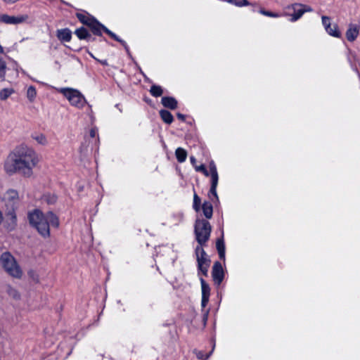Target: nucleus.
Segmentation results:
<instances>
[{
    "instance_id": "obj_1",
    "label": "nucleus",
    "mask_w": 360,
    "mask_h": 360,
    "mask_svg": "<svg viewBox=\"0 0 360 360\" xmlns=\"http://www.w3.org/2000/svg\"><path fill=\"white\" fill-rule=\"evenodd\" d=\"M38 161L37 155L32 149L21 145L8 155L4 167L8 174L19 173L25 177H30Z\"/></svg>"
},
{
    "instance_id": "obj_2",
    "label": "nucleus",
    "mask_w": 360,
    "mask_h": 360,
    "mask_svg": "<svg viewBox=\"0 0 360 360\" xmlns=\"http://www.w3.org/2000/svg\"><path fill=\"white\" fill-rule=\"evenodd\" d=\"M28 219L31 226L44 238L50 236V226L58 228L60 224L58 217L51 211L44 214L36 209L28 214Z\"/></svg>"
},
{
    "instance_id": "obj_3",
    "label": "nucleus",
    "mask_w": 360,
    "mask_h": 360,
    "mask_svg": "<svg viewBox=\"0 0 360 360\" xmlns=\"http://www.w3.org/2000/svg\"><path fill=\"white\" fill-rule=\"evenodd\" d=\"M212 226L210 222L204 219H197L195 222L194 232L195 239L199 245H205L209 240Z\"/></svg>"
},
{
    "instance_id": "obj_4",
    "label": "nucleus",
    "mask_w": 360,
    "mask_h": 360,
    "mask_svg": "<svg viewBox=\"0 0 360 360\" xmlns=\"http://www.w3.org/2000/svg\"><path fill=\"white\" fill-rule=\"evenodd\" d=\"M0 263L4 270L11 276L20 278L22 272L14 257L9 252H5L0 257Z\"/></svg>"
},
{
    "instance_id": "obj_5",
    "label": "nucleus",
    "mask_w": 360,
    "mask_h": 360,
    "mask_svg": "<svg viewBox=\"0 0 360 360\" xmlns=\"http://www.w3.org/2000/svg\"><path fill=\"white\" fill-rule=\"evenodd\" d=\"M60 92L67 98L73 106L78 108H82L86 103V101L84 96L77 89L64 88L60 89Z\"/></svg>"
},
{
    "instance_id": "obj_6",
    "label": "nucleus",
    "mask_w": 360,
    "mask_h": 360,
    "mask_svg": "<svg viewBox=\"0 0 360 360\" xmlns=\"http://www.w3.org/2000/svg\"><path fill=\"white\" fill-rule=\"evenodd\" d=\"M286 9L293 11V13L288 14L291 16L290 20L292 22H295L299 20L304 13L311 12L313 11V9L309 6L298 3L288 6Z\"/></svg>"
},
{
    "instance_id": "obj_7",
    "label": "nucleus",
    "mask_w": 360,
    "mask_h": 360,
    "mask_svg": "<svg viewBox=\"0 0 360 360\" xmlns=\"http://www.w3.org/2000/svg\"><path fill=\"white\" fill-rule=\"evenodd\" d=\"M212 276L215 285H219L224 278V272L221 264L217 261L214 263L212 271Z\"/></svg>"
},
{
    "instance_id": "obj_8",
    "label": "nucleus",
    "mask_w": 360,
    "mask_h": 360,
    "mask_svg": "<svg viewBox=\"0 0 360 360\" xmlns=\"http://www.w3.org/2000/svg\"><path fill=\"white\" fill-rule=\"evenodd\" d=\"M203 245H200L198 244V245L195 248V255H196V259L198 262V267L201 268L202 264L205 265H210V259L207 258V255L204 250Z\"/></svg>"
},
{
    "instance_id": "obj_9",
    "label": "nucleus",
    "mask_w": 360,
    "mask_h": 360,
    "mask_svg": "<svg viewBox=\"0 0 360 360\" xmlns=\"http://www.w3.org/2000/svg\"><path fill=\"white\" fill-rule=\"evenodd\" d=\"M87 27L89 28L93 34L99 37L102 36V32H104L105 28L106 27L96 18H94V20L90 23H89Z\"/></svg>"
},
{
    "instance_id": "obj_10",
    "label": "nucleus",
    "mask_w": 360,
    "mask_h": 360,
    "mask_svg": "<svg viewBox=\"0 0 360 360\" xmlns=\"http://www.w3.org/2000/svg\"><path fill=\"white\" fill-rule=\"evenodd\" d=\"M200 283L202 288L201 305L202 308H205L209 302V298L210 295V288L202 278H200Z\"/></svg>"
},
{
    "instance_id": "obj_11",
    "label": "nucleus",
    "mask_w": 360,
    "mask_h": 360,
    "mask_svg": "<svg viewBox=\"0 0 360 360\" xmlns=\"http://www.w3.org/2000/svg\"><path fill=\"white\" fill-rule=\"evenodd\" d=\"M25 20V18L22 16L15 17L11 16L7 14L0 15V22H4L5 24H19Z\"/></svg>"
},
{
    "instance_id": "obj_12",
    "label": "nucleus",
    "mask_w": 360,
    "mask_h": 360,
    "mask_svg": "<svg viewBox=\"0 0 360 360\" xmlns=\"http://www.w3.org/2000/svg\"><path fill=\"white\" fill-rule=\"evenodd\" d=\"M56 37L61 42H68L72 39V32L69 28L57 30Z\"/></svg>"
},
{
    "instance_id": "obj_13",
    "label": "nucleus",
    "mask_w": 360,
    "mask_h": 360,
    "mask_svg": "<svg viewBox=\"0 0 360 360\" xmlns=\"http://www.w3.org/2000/svg\"><path fill=\"white\" fill-rule=\"evenodd\" d=\"M75 16L81 23H82L84 25H86V27L89 25V23H90L95 18L86 11H82V12L76 13Z\"/></svg>"
},
{
    "instance_id": "obj_14",
    "label": "nucleus",
    "mask_w": 360,
    "mask_h": 360,
    "mask_svg": "<svg viewBox=\"0 0 360 360\" xmlns=\"http://www.w3.org/2000/svg\"><path fill=\"white\" fill-rule=\"evenodd\" d=\"M162 105L170 110H175L178 108V102L176 99L172 96H163L161 99Z\"/></svg>"
},
{
    "instance_id": "obj_15",
    "label": "nucleus",
    "mask_w": 360,
    "mask_h": 360,
    "mask_svg": "<svg viewBox=\"0 0 360 360\" xmlns=\"http://www.w3.org/2000/svg\"><path fill=\"white\" fill-rule=\"evenodd\" d=\"M75 34L80 40L94 41L95 39V38H92L91 34L84 27L77 29L75 31Z\"/></svg>"
},
{
    "instance_id": "obj_16",
    "label": "nucleus",
    "mask_w": 360,
    "mask_h": 360,
    "mask_svg": "<svg viewBox=\"0 0 360 360\" xmlns=\"http://www.w3.org/2000/svg\"><path fill=\"white\" fill-rule=\"evenodd\" d=\"M211 176V187L209 192V196L211 198V195L213 196L214 198L216 199L217 201L219 200V198L217 193V186L218 184V174H212Z\"/></svg>"
},
{
    "instance_id": "obj_17",
    "label": "nucleus",
    "mask_w": 360,
    "mask_h": 360,
    "mask_svg": "<svg viewBox=\"0 0 360 360\" xmlns=\"http://www.w3.org/2000/svg\"><path fill=\"white\" fill-rule=\"evenodd\" d=\"M16 221H17L16 214H15L14 210L13 209L12 210L9 211L6 214L7 228L9 230L14 229L16 226Z\"/></svg>"
},
{
    "instance_id": "obj_18",
    "label": "nucleus",
    "mask_w": 360,
    "mask_h": 360,
    "mask_svg": "<svg viewBox=\"0 0 360 360\" xmlns=\"http://www.w3.org/2000/svg\"><path fill=\"white\" fill-rule=\"evenodd\" d=\"M359 35V28L354 25H349L346 32V38L349 41H354Z\"/></svg>"
},
{
    "instance_id": "obj_19",
    "label": "nucleus",
    "mask_w": 360,
    "mask_h": 360,
    "mask_svg": "<svg viewBox=\"0 0 360 360\" xmlns=\"http://www.w3.org/2000/svg\"><path fill=\"white\" fill-rule=\"evenodd\" d=\"M202 210L207 219H211L213 215V207L210 202L205 201L202 205Z\"/></svg>"
},
{
    "instance_id": "obj_20",
    "label": "nucleus",
    "mask_w": 360,
    "mask_h": 360,
    "mask_svg": "<svg viewBox=\"0 0 360 360\" xmlns=\"http://www.w3.org/2000/svg\"><path fill=\"white\" fill-rule=\"evenodd\" d=\"M159 114H160V116L162 120L165 123H166L167 124H170L173 122L174 117L169 111H168L167 110H160L159 111Z\"/></svg>"
},
{
    "instance_id": "obj_21",
    "label": "nucleus",
    "mask_w": 360,
    "mask_h": 360,
    "mask_svg": "<svg viewBox=\"0 0 360 360\" xmlns=\"http://www.w3.org/2000/svg\"><path fill=\"white\" fill-rule=\"evenodd\" d=\"M175 155L179 162H184L187 157V152L182 148H176Z\"/></svg>"
},
{
    "instance_id": "obj_22",
    "label": "nucleus",
    "mask_w": 360,
    "mask_h": 360,
    "mask_svg": "<svg viewBox=\"0 0 360 360\" xmlns=\"http://www.w3.org/2000/svg\"><path fill=\"white\" fill-rule=\"evenodd\" d=\"M150 93L154 97H159L162 95L163 89L160 86L153 84L150 86Z\"/></svg>"
},
{
    "instance_id": "obj_23",
    "label": "nucleus",
    "mask_w": 360,
    "mask_h": 360,
    "mask_svg": "<svg viewBox=\"0 0 360 360\" xmlns=\"http://www.w3.org/2000/svg\"><path fill=\"white\" fill-rule=\"evenodd\" d=\"M5 198L11 202L17 200L18 199V193L15 190L10 189L6 193Z\"/></svg>"
},
{
    "instance_id": "obj_24",
    "label": "nucleus",
    "mask_w": 360,
    "mask_h": 360,
    "mask_svg": "<svg viewBox=\"0 0 360 360\" xmlns=\"http://www.w3.org/2000/svg\"><path fill=\"white\" fill-rule=\"evenodd\" d=\"M13 93L14 89L12 88L3 89L0 91V99L2 101H5Z\"/></svg>"
},
{
    "instance_id": "obj_25",
    "label": "nucleus",
    "mask_w": 360,
    "mask_h": 360,
    "mask_svg": "<svg viewBox=\"0 0 360 360\" xmlns=\"http://www.w3.org/2000/svg\"><path fill=\"white\" fill-rule=\"evenodd\" d=\"M229 3L234 4L237 6H256V3H250L248 0H228Z\"/></svg>"
},
{
    "instance_id": "obj_26",
    "label": "nucleus",
    "mask_w": 360,
    "mask_h": 360,
    "mask_svg": "<svg viewBox=\"0 0 360 360\" xmlns=\"http://www.w3.org/2000/svg\"><path fill=\"white\" fill-rule=\"evenodd\" d=\"M326 30L330 35L335 37H340L341 35V33L338 30V26L337 24H334L333 27H331L330 26V28H328Z\"/></svg>"
},
{
    "instance_id": "obj_27",
    "label": "nucleus",
    "mask_w": 360,
    "mask_h": 360,
    "mask_svg": "<svg viewBox=\"0 0 360 360\" xmlns=\"http://www.w3.org/2000/svg\"><path fill=\"white\" fill-rule=\"evenodd\" d=\"M37 96V91L34 86H30L27 90V97L30 102H33Z\"/></svg>"
},
{
    "instance_id": "obj_28",
    "label": "nucleus",
    "mask_w": 360,
    "mask_h": 360,
    "mask_svg": "<svg viewBox=\"0 0 360 360\" xmlns=\"http://www.w3.org/2000/svg\"><path fill=\"white\" fill-rule=\"evenodd\" d=\"M201 199L195 193L193 195V207L195 212H199L201 208Z\"/></svg>"
},
{
    "instance_id": "obj_29",
    "label": "nucleus",
    "mask_w": 360,
    "mask_h": 360,
    "mask_svg": "<svg viewBox=\"0 0 360 360\" xmlns=\"http://www.w3.org/2000/svg\"><path fill=\"white\" fill-rule=\"evenodd\" d=\"M6 292L10 297H13L15 300H19L20 298V295L19 294L18 290L10 285L7 287Z\"/></svg>"
},
{
    "instance_id": "obj_30",
    "label": "nucleus",
    "mask_w": 360,
    "mask_h": 360,
    "mask_svg": "<svg viewBox=\"0 0 360 360\" xmlns=\"http://www.w3.org/2000/svg\"><path fill=\"white\" fill-rule=\"evenodd\" d=\"M89 136L93 139L94 144L97 146L99 142V138L98 136V130L96 128H91L89 131Z\"/></svg>"
},
{
    "instance_id": "obj_31",
    "label": "nucleus",
    "mask_w": 360,
    "mask_h": 360,
    "mask_svg": "<svg viewBox=\"0 0 360 360\" xmlns=\"http://www.w3.org/2000/svg\"><path fill=\"white\" fill-rule=\"evenodd\" d=\"M6 63L1 58H0V79L3 81L5 80L6 77Z\"/></svg>"
},
{
    "instance_id": "obj_32",
    "label": "nucleus",
    "mask_w": 360,
    "mask_h": 360,
    "mask_svg": "<svg viewBox=\"0 0 360 360\" xmlns=\"http://www.w3.org/2000/svg\"><path fill=\"white\" fill-rule=\"evenodd\" d=\"M259 12L266 16L271 17V18H278L280 16V15L277 13H274L269 11L265 10L264 8L260 7L259 9Z\"/></svg>"
},
{
    "instance_id": "obj_33",
    "label": "nucleus",
    "mask_w": 360,
    "mask_h": 360,
    "mask_svg": "<svg viewBox=\"0 0 360 360\" xmlns=\"http://www.w3.org/2000/svg\"><path fill=\"white\" fill-rule=\"evenodd\" d=\"M216 248L217 250V252L225 251V244H224L223 236L217 240Z\"/></svg>"
},
{
    "instance_id": "obj_34",
    "label": "nucleus",
    "mask_w": 360,
    "mask_h": 360,
    "mask_svg": "<svg viewBox=\"0 0 360 360\" xmlns=\"http://www.w3.org/2000/svg\"><path fill=\"white\" fill-rule=\"evenodd\" d=\"M212 352V351H211L209 354H207L205 356L202 351L195 349L193 352L196 354V356L198 359H207L210 357Z\"/></svg>"
},
{
    "instance_id": "obj_35",
    "label": "nucleus",
    "mask_w": 360,
    "mask_h": 360,
    "mask_svg": "<svg viewBox=\"0 0 360 360\" xmlns=\"http://www.w3.org/2000/svg\"><path fill=\"white\" fill-rule=\"evenodd\" d=\"M195 169L197 172H202L206 176H208L210 175L209 172L207 171V169H206L205 166L203 164L199 166H195Z\"/></svg>"
},
{
    "instance_id": "obj_36",
    "label": "nucleus",
    "mask_w": 360,
    "mask_h": 360,
    "mask_svg": "<svg viewBox=\"0 0 360 360\" xmlns=\"http://www.w3.org/2000/svg\"><path fill=\"white\" fill-rule=\"evenodd\" d=\"M104 32L107 34L109 37H110L112 39L115 40L116 41H118L119 43L121 41V39L117 36L115 33L111 32L110 30H108L107 27L105 28Z\"/></svg>"
},
{
    "instance_id": "obj_37",
    "label": "nucleus",
    "mask_w": 360,
    "mask_h": 360,
    "mask_svg": "<svg viewBox=\"0 0 360 360\" xmlns=\"http://www.w3.org/2000/svg\"><path fill=\"white\" fill-rule=\"evenodd\" d=\"M104 32L107 34L109 37H110L112 39L115 40L116 41H118L119 43L121 41V39L117 36L115 33L111 32L110 30H108L107 27L105 28Z\"/></svg>"
},
{
    "instance_id": "obj_38",
    "label": "nucleus",
    "mask_w": 360,
    "mask_h": 360,
    "mask_svg": "<svg viewBox=\"0 0 360 360\" xmlns=\"http://www.w3.org/2000/svg\"><path fill=\"white\" fill-rule=\"evenodd\" d=\"M33 139H35L40 144L45 145L46 143V136L43 134H39L36 136H33Z\"/></svg>"
},
{
    "instance_id": "obj_39",
    "label": "nucleus",
    "mask_w": 360,
    "mask_h": 360,
    "mask_svg": "<svg viewBox=\"0 0 360 360\" xmlns=\"http://www.w3.org/2000/svg\"><path fill=\"white\" fill-rule=\"evenodd\" d=\"M330 19L328 16H322V23L325 27V29L330 28L331 24H330Z\"/></svg>"
},
{
    "instance_id": "obj_40",
    "label": "nucleus",
    "mask_w": 360,
    "mask_h": 360,
    "mask_svg": "<svg viewBox=\"0 0 360 360\" xmlns=\"http://www.w3.org/2000/svg\"><path fill=\"white\" fill-rule=\"evenodd\" d=\"M210 175L216 174L217 173V167L214 162H211L209 165Z\"/></svg>"
},
{
    "instance_id": "obj_41",
    "label": "nucleus",
    "mask_w": 360,
    "mask_h": 360,
    "mask_svg": "<svg viewBox=\"0 0 360 360\" xmlns=\"http://www.w3.org/2000/svg\"><path fill=\"white\" fill-rule=\"evenodd\" d=\"M209 266H210V265H208V264H207V265L202 264V267L201 268L198 267V269L199 271H200L202 272V274L205 276H207Z\"/></svg>"
},
{
    "instance_id": "obj_42",
    "label": "nucleus",
    "mask_w": 360,
    "mask_h": 360,
    "mask_svg": "<svg viewBox=\"0 0 360 360\" xmlns=\"http://www.w3.org/2000/svg\"><path fill=\"white\" fill-rule=\"evenodd\" d=\"M120 43L123 46V48H124L127 54L130 55V51H129V46H127V43L122 39L121 40V41Z\"/></svg>"
},
{
    "instance_id": "obj_43",
    "label": "nucleus",
    "mask_w": 360,
    "mask_h": 360,
    "mask_svg": "<svg viewBox=\"0 0 360 360\" xmlns=\"http://www.w3.org/2000/svg\"><path fill=\"white\" fill-rule=\"evenodd\" d=\"M208 313L209 311H205L204 314H203V316H202V321H203V324L204 326L206 325V323H207V318H208Z\"/></svg>"
},
{
    "instance_id": "obj_44",
    "label": "nucleus",
    "mask_w": 360,
    "mask_h": 360,
    "mask_svg": "<svg viewBox=\"0 0 360 360\" xmlns=\"http://www.w3.org/2000/svg\"><path fill=\"white\" fill-rule=\"evenodd\" d=\"M176 117H177V118H178L179 120H181V121H183V122H184V121L186 120V115H183V114H181V113H180V112H178V113L176 114Z\"/></svg>"
},
{
    "instance_id": "obj_45",
    "label": "nucleus",
    "mask_w": 360,
    "mask_h": 360,
    "mask_svg": "<svg viewBox=\"0 0 360 360\" xmlns=\"http://www.w3.org/2000/svg\"><path fill=\"white\" fill-rule=\"evenodd\" d=\"M218 254L221 259L225 260V251H219Z\"/></svg>"
},
{
    "instance_id": "obj_46",
    "label": "nucleus",
    "mask_w": 360,
    "mask_h": 360,
    "mask_svg": "<svg viewBox=\"0 0 360 360\" xmlns=\"http://www.w3.org/2000/svg\"><path fill=\"white\" fill-rule=\"evenodd\" d=\"M56 201V198L55 196H53L50 198V199L47 200L48 203H54Z\"/></svg>"
},
{
    "instance_id": "obj_47",
    "label": "nucleus",
    "mask_w": 360,
    "mask_h": 360,
    "mask_svg": "<svg viewBox=\"0 0 360 360\" xmlns=\"http://www.w3.org/2000/svg\"><path fill=\"white\" fill-rule=\"evenodd\" d=\"M190 160H191V164L195 167V166H197L196 165V159L193 157V156H191L190 158Z\"/></svg>"
},
{
    "instance_id": "obj_48",
    "label": "nucleus",
    "mask_w": 360,
    "mask_h": 360,
    "mask_svg": "<svg viewBox=\"0 0 360 360\" xmlns=\"http://www.w3.org/2000/svg\"><path fill=\"white\" fill-rule=\"evenodd\" d=\"M101 63L104 65H108V63H107L106 60L101 61Z\"/></svg>"
},
{
    "instance_id": "obj_49",
    "label": "nucleus",
    "mask_w": 360,
    "mask_h": 360,
    "mask_svg": "<svg viewBox=\"0 0 360 360\" xmlns=\"http://www.w3.org/2000/svg\"><path fill=\"white\" fill-rule=\"evenodd\" d=\"M144 101H145L146 103H150V101H150V99H148V98H144Z\"/></svg>"
}]
</instances>
